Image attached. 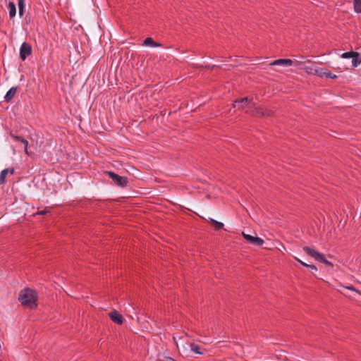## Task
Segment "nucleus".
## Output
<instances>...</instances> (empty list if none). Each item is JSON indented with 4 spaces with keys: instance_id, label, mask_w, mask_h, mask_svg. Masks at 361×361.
<instances>
[{
    "instance_id": "obj_2",
    "label": "nucleus",
    "mask_w": 361,
    "mask_h": 361,
    "mask_svg": "<svg viewBox=\"0 0 361 361\" xmlns=\"http://www.w3.org/2000/svg\"><path fill=\"white\" fill-rule=\"evenodd\" d=\"M304 252L309 256L313 257L315 260L322 262L324 264H326L328 267H334V264L332 262L328 261L325 255L319 253V252L316 251L314 249L311 248L310 247L305 246L303 247Z\"/></svg>"
},
{
    "instance_id": "obj_30",
    "label": "nucleus",
    "mask_w": 361,
    "mask_h": 361,
    "mask_svg": "<svg viewBox=\"0 0 361 361\" xmlns=\"http://www.w3.org/2000/svg\"><path fill=\"white\" fill-rule=\"evenodd\" d=\"M302 265L305 267H307V266H309L310 264H306V263L304 262V263H302Z\"/></svg>"
},
{
    "instance_id": "obj_14",
    "label": "nucleus",
    "mask_w": 361,
    "mask_h": 361,
    "mask_svg": "<svg viewBox=\"0 0 361 361\" xmlns=\"http://www.w3.org/2000/svg\"><path fill=\"white\" fill-rule=\"evenodd\" d=\"M214 227L216 231H219L224 228V224L219 222L213 219H209L208 221Z\"/></svg>"
},
{
    "instance_id": "obj_20",
    "label": "nucleus",
    "mask_w": 361,
    "mask_h": 361,
    "mask_svg": "<svg viewBox=\"0 0 361 361\" xmlns=\"http://www.w3.org/2000/svg\"><path fill=\"white\" fill-rule=\"evenodd\" d=\"M356 51H348V52H344L341 54V58L343 59H350V58H353V56H354L355 54Z\"/></svg>"
},
{
    "instance_id": "obj_4",
    "label": "nucleus",
    "mask_w": 361,
    "mask_h": 361,
    "mask_svg": "<svg viewBox=\"0 0 361 361\" xmlns=\"http://www.w3.org/2000/svg\"><path fill=\"white\" fill-rule=\"evenodd\" d=\"M254 103L252 99L243 97L235 100L233 106L245 111V109H250Z\"/></svg>"
},
{
    "instance_id": "obj_18",
    "label": "nucleus",
    "mask_w": 361,
    "mask_h": 361,
    "mask_svg": "<svg viewBox=\"0 0 361 361\" xmlns=\"http://www.w3.org/2000/svg\"><path fill=\"white\" fill-rule=\"evenodd\" d=\"M190 349L192 352H194L197 354H200V355L204 354V352L201 351L200 347L198 345L195 344V343H192L190 344Z\"/></svg>"
},
{
    "instance_id": "obj_32",
    "label": "nucleus",
    "mask_w": 361,
    "mask_h": 361,
    "mask_svg": "<svg viewBox=\"0 0 361 361\" xmlns=\"http://www.w3.org/2000/svg\"><path fill=\"white\" fill-rule=\"evenodd\" d=\"M0 185H1V183H0Z\"/></svg>"
},
{
    "instance_id": "obj_29",
    "label": "nucleus",
    "mask_w": 361,
    "mask_h": 361,
    "mask_svg": "<svg viewBox=\"0 0 361 361\" xmlns=\"http://www.w3.org/2000/svg\"><path fill=\"white\" fill-rule=\"evenodd\" d=\"M45 213H46V212H45V211H41V212H39L38 214H41V215H43V214H44Z\"/></svg>"
},
{
    "instance_id": "obj_21",
    "label": "nucleus",
    "mask_w": 361,
    "mask_h": 361,
    "mask_svg": "<svg viewBox=\"0 0 361 361\" xmlns=\"http://www.w3.org/2000/svg\"><path fill=\"white\" fill-rule=\"evenodd\" d=\"M11 137L13 139V140H15L16 142H20L23 144L24 143V142L27 141V140H25L24 137H23L21 136L11 135Z\"/></svg>"
},
{
    "instance_id": "obj_25",
    "label": "nucleus",
    "mask_w": 361,
    "mask_h": 361,
    "mask_svg": "<svg viewBox=\"0 0 361 361\" xmlns=\"http://www.w3.org/2000/svg\"><path fill=\"white\" fill-rule=\"evenodd\" d=\"M343 287L345 288H346V289L351 290H353V291H355V292L358 293L359 294H361V293L359 290H357L353 286H343Z\"/></svg>"
},
{
    "instance_id": "obj_6",
    "label": "nucleus",
    "mask_w": 361,
    "mask_h": 361,
    "mask_svg": "<svg viewBox=\"0 0 361 361\" xmlns=\"http://www.w3.org/2000/svg\"><path fill=\"white\" fill-rule=\"evenodd\" d=\"M32 54V47L27 42H23L20 48V58L25 61Z\"/></svg>"
},
{
    "instance_id": "obj_9",
    "label": "nucleus",
    "mask_w": 361,
    "mask_h": 361,
    "mask_svg": "<svg viewBox=\"0 0 361 361\" xmlns=\"http://www.w3.org/2000/svg\"><path fill=\"white\" fill-rule=\"evenodd\" d=\"M309 68L307 66L305 71L308 74H314L320 78L325 77L326 69L322 68H311V71H308Z\"/></svg>"
},
{
    "instance_id": "obj_7",
    "label": "nucleus",
    "mask_w": 361,
    "mask_h": 361,
    "mask_svg": "<svg viewBox=\"0 0 361 361\" xmlns=\"http://www.w3.org/2000/svg\"><path fill=\"white\" fill-rule=\"evenodd\" d=\"M242 235L244 237V238L252 245L261 246L264 243V240L259 237H255L249 234H245L244 232L242 233Z\"/></svg>"
},
{
    "instance_id": "obj_12",
    "label": "nucleus",
    "mask_w": 361,
    "mask_h": 361,
    "mask_svg": "<svg viewBox=\"0 0 361 361\" xmlns=\"http://www.w3.org/2000/svg\"><path fill=\"white\" fill-rule=\"evenodd\" d=\"M15 172V170L13 168L9 169H5L1 171L0 173V183L3 184L5 182V179L6 176H8V173H10L11 174H13Z\"/></svg>"
},
{
    "instance_id": "obj_1",
    "label": "nucleus",
    "mask_w": 361,
    "mask_h": 361,
    "mask_svg": "<svg viewBox=\"0 0 361 361\" xmlns=\"http://www.w3.org/2000/svg\"><path fill=\"white\" fill-rule=\"evenodd\" d=\"M18 299L24 306L31 309L37 307L36 293L30 288H25L21 290Z\"/></svg>"
},
{
    "instance_id": "obj_16",
    "label": "nucleus",
    "mask_w": 361,
    "mask_h": 361,
    "mask_svg": "<svg viewBox=\"0 0 361 361\" xmlns=\"http://www.w3.org/2000/svg\"><path fill=\"white\" fill-rule=\"evenodd\" d=\"M25 0H18V13L20 17H22L24 15L25 13Z\"/></svg>"
},
{
    "instance_id": "obj_15",
    "label": "nucleus",
    "mask_w": 361,
    "mask_h": 361,
    "mask_svg": "<svg viewBox=\"0 0 361 361\" xmlns=\"http://www.w3.org/2000/svg\"><path fill=\"white\" fill-rule=\"evenodd\" d=\"M352 65L353 67H357L361 63V56L358 52H355L352 58Z\"/></svg>"
},
{
    "instance_id": "obj_26",
    "label": "nucleus",
    "mask_w": 361,
    "mask_h": 361,
    "mask_svg": "<svg viewBox=\"0 0 361 361\" xmlns=\"http://www.w3.org/2000/svg\"><path fill=\"white\" fill-rule=\"evenodd\" d=\"M163 361H176V360L171 357H165Z\"/></svg>"
},
{
    "instance_id": "obj_10",
    "label": "nucleus",
    "mask_w": 361,
    "mask_h": 361,
    "mask_svg": "<svg viewBox=\"0 0 361 361\" xmlns=\"http://www.w3.org/2000/svg\"><path fill=\"white\" fill-rule=\"evenodd\" d=\"M293 61L288 59H276L271 63V66H290L293 65Z\"/></svg>"
},
{
    "instance_id": "obj_27",
    "label": "nucleus",
    "mask_w": 361,
    "mask_h": 361,
    "mask_svg": "<svg viewBox=\"0 0 361 361\" xmlns=\"http://www.w3.org/2000/svg\"><path fill=\"white\" fill-rule=\"evenodd\" d=\"M295 259L300 264H302V263H304V262L301 261L300 259H299L297 257H295Z\"/></svg>"
},
{
    "instance_id": "obj_31",
    "label": "nucleus",
    "mask_w": 361,
    "mask_h": 361,
    "mask_svg": "<svg viewBox=\"0 0 361 361\" xmlns=\"http://www.w3.org/2000/svg\"><path fill=\"white\" fill-rule=\"evenodd\" d=\"M308 68H309V69H308L309 71H311V68H314L313 67H308Z\"/></svg>"
},
{
    "instance_id": "obj_17",
    "label": "nucleus",
    "mask_w": 361,
    "mask_h": 361,
    "mask_svg": "<svg viewBox=\"0 0 361 361\" xmlns=\"http://www.w3.org/2000/svg\"><path fill=\"white\" fill-rule=\"evenodd\" d=\"M145 46L159 47L160 44L155 42L152 37L146 38L143 42Z\"/></svg>"
},
{
    "instance_id": "obj_3",
    "label": "nucleus",
    "mask_w": 361,
    "mask_h": 361,
    "mask_svg": "<svg viewBox=\"0 0 361 361\" xmlns=\"http://www.w3.org/2000/svg\"><path fill=\"white\" fill-rule=\"evenodd\" d=\"M245 113L256 117L271 116L273 115L272 111L257 107L255 103H254L253 106L250 109H245Z\"/></svg>"
},
{
    "instance_id": "obj_22",
    "label": "nucleus",
    "mask_w": 361,
    "mask_h": 361,
    "mask_svg": "<svg viewBox=\"0 0 361 361\" xmlns=\"http://www.w3.org/2000/svg\"><path fill=\"white\" fill-rule=\"evenodd\" d=\"M325 77L326 78H331V79H336L337 78V75L331 73V71H326Z\"/></svg>"
},
{
    "instance_id": "obj_5",
    "label": "nucleus",
    "mask_w": 361,
    "mask_h": 361,
    "mask_svg": "<svg viewBox=\"0 0 361 361\" xmlns=\"http://www.w3.org/2000/svg\"><path fill=\"white\" fill-rule=\"evenodd\" d=\"M106 174L112 179L114 184L116 185L121 188L128 186V180L127 177L118 176L113 171H106Z\"/></svg>"
},
{
    "instance_id": "obj_13",
    "label": "nucleus",
    "mask_w": 361,
    "mask_h": 361,
    "mask_svg": "<svg viewBox=\"0 0 361 361\" xmlns=\"http://www.w3.org/2000/svg\"><path fill=\"white\" fill-rule=\"evenodd\" d=\"M7 8H8V11H9L10 18L11 19L13 18L16 16V4L13 1H9L8 4V6H7Z\"/></svg>"
},
{
    "instance_id": "obj_19",
    "label": "nucleus",
    "mask_w": 361,
    "mask_h": 361,
    "mask_svg": "<svg viewBox=\"0 0 361 361\" xmlns=\"http://www.w3.org/2000/svg\"><path fill=\"white\" fill-rule=\"evenodd\" d=\"M353 7L355 12L357 13H361V0H354Z\"/></svg>"
},
{
    "instance_id": "obj_23",
    "label": "nucleus",
    "mask_w": 361,
    "mask_h": 361,
    "mask_svg": "<svg viewBox=\"0 0 361 361\" xmlns=\"http://www.w3.org/2000/svg\"><path fill=\"white\" fill-rule=\"evenodd\" d=\"M23 145H24V152H25V153L26 154H27V155H30V153L28 152V149H27L28 141L24 142Z\"/></svg>"
},
{
    "instance_id": "obj_24",
    "label": "nucleus",
    "mask_w": 361,
    "mask_h": 361,
    "mask_svg": "<svg viewBox=\"0 0 361 361\" xmlns=\"http://www.w3.org/2000/svg\"><path fill=\"white\" fill-rule=\"evenodd\" d=\"M307 268L312 271H317V268L315 265L314 264H310L309 266H307Z\"/></svg>"
},
{
    "instance_id": "obj_28",
    "label": "nucleus",
    "mask_w": 361,
    "mask_h": 361,
    "mask_svg": "<svg viewBox=\"0 0 361 361\" xmlns=\"http://www.w3.org/2000/svg\"><path fill=\"white\" fill-rule=\"evenodd\" d=\"M295 259L300 264H302V263H304V262L301 261L300 259H299L297 257H295Z\"/></svg>"
},
{
    "instance_id": "obj_11",
    "label": "nucleus",
    "mask_w": 361,
    "mask_h": 361,
    "mask_svg": "<svg viewBox=\"0 0 361 361\" xmlns=\"http://www.w3.org/2000/svg\"><path fill=\"white\" fill-rule=\"evenodd\" d=\"M16 87H12L11 88H10L4 97V101L7 103L10 102L14 97L15 94H16Z\"/></svg>"
},
{
    "instance_id": "obj_8",
    "label": "nucleus",
    "mask_w": 361,
    "mask_h": 361,
    "mask_svg": "<svg viewBox=\"0 0 361 361\" xmlns=\"http://www.w3.org/2000/svg\"><path fill=\"white\" fill-rule=\"evenodd\" d=\"M109 318L115 323L118 324H122L123 322V316L119 314L117 311L114 310L109 312Z\"/></svg>"
}]
</instances>
